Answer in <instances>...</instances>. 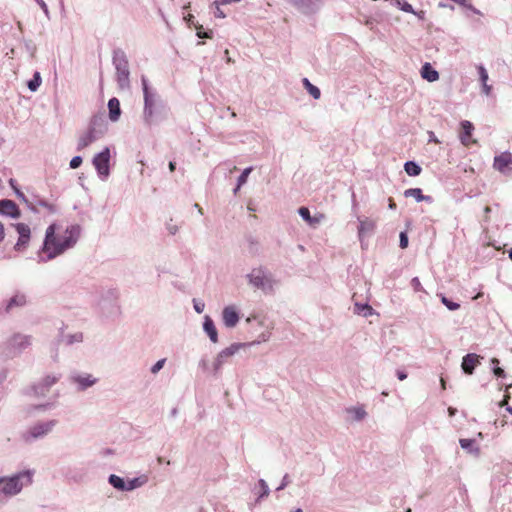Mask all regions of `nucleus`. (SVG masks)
I'll return each instance as SVG.
<instances>
[{
	"label": "nucleus",
	"instance_id": "4468645a",
	"mask_svg": "<svg viewBox=\"0 0 512 512\" xmlns=\"http://www.w3.org/2000/svg\"><path fill=\"white\" fill-rule=\"evenodd\" d=\"M70 381L77 385L78 391H85L98 382L92 374L89 373H72L69 377Z\"/></svg>",
	"mask_w": 512,
	"mask_h": 512
},
{
	"label": "nucleus",
	"instance_id": "ddd939ff",
	"mask_svg": "<svg viewBox=\"0 0 512 512\" xmlns=\"http://www.w3.org/2000/svg\"><path fill=\"white\" fill-rule=\"evenodd\" d=\"M493 167L506 176H512V153L505 151L495 156Z\"/></svg>",
	"mask_w": 512,
	"mask_h": 512
},
{
	"label": "nucleus",
	"instance_id": "3c124183",
	"mask_svg": "<svg viewBox=\"0 0 512 512\" xmlns=\"http://www.w3.org/2000/svg\"><path fill=\"white\" fill-rule=\"evenodd\" d=\"M454 2H457L465 7H467L468 9H470L473 13L475 14H480V11L475 8L474 6H472L471 4H467V0H453Z\"/></svg>",
	"mask_w": 512,
	"mask_h": 512
},
{
	"label": "nucleus",
	"instance_id": "0e129e2a",
	"mask_svg": "<svg viewBox=\"0 0 512 512\" xmlns=\"http://www.w3.org/2000/svg\"><path fill=\"white\" fill-rule=\"evenodd\" d=\"M404 1H401V0H391V3L393 5H395L396 7H398L400 10L402 8V4H403Z\"/></svg>",
	"mask_w": 512,
	"mask_h": 512
},
{
	"label": "nucleus",
	"instance_id": "473e14b6",
	"mask_svg": "<svg viewBox=\"0 0 512 512\" xmlns=\"http://www.w3.org/2000/svg\"><path fill=\"white\" fill-rule=\"evenodd\" d=\"M42 83L41 75L38 71L34 72L32 79L27 83L28 89L31 92H36Z\"/></svg>",
	"mask_w": 512,
	"mask_h": 512
},
{
	"label": "nucleus",
	"instance_id": "6e6d98bb",
	"mask_svg": "<svg viewBox=\"0 0 512 512\" xmlns=\"http://www.w3.org/2000/svg\"><path fill=\"white\" fill-rule=\"evenodd\" d=\"M511 387H512V384H510V385H508V386L506 387V394H505V396H504L503 400L500 402V406H501V407H504V406H506V407H507V406H508V401H509V399H510V395H509V393L507 392V390H508L509 388H511Z\"/></svg>",
	"mask_w": 512,
	"mask_h": 512
},
{
	"label": "nucleus",
	"instance_id": "de8ad7c7",
	"mask_svg": "<svg viewBox=\"0 0 512 512\" xmlns=\"http://www.w3.org/2000/svg\"><path fill=\"white\" fill-rule=\"evenodd\" d=\"M216 8H215V11H214V16L217 17V18H225L226 17V14L223 12V10L219 7L220 4V1H215L213 3Z\"/></svg>",
	"mask_w": 512,
	"mask_h": 512
},
{
	"label": "nucleus",
	"instance_id": "f03ea898",
	"mask_svg": "<svg viewBox=\"0 0 512 512\" xmlns=\"http://www.w3.org/2000/svg\"><path fill=\"white\" fill-rule=\"evenodd\" d=\"M141 86L143 91V122L147 126H152L160 121L163 117L165 103L161 99L157 90L152 87L145 75L141 76Z\"/></svg>",
	"mask_w": 512,
	"mask_h": 512
},
{
	"label": "nucleus",
	"instance_id": "a19ab883",
	"mask_svg": "<svg viewBox=\"0 0 512 512\" xmlns=\"http://www.w3.org/2000/svg\"><path fill=\"white\" fill-rule=\"evenodd\" d=\"M198 368L201 369L203 373L211 374L212 366H210L209 360L206 357H203L199 360Z\"/></svg>",
	"mask_w": 512,
	"mask_h": 512
},
{
	"label": "nucleus",
	"instance_id": "09e8293b",
	"mask_svg": "<svg viewBox=\"0 0 512 512\" xmlns=\"http://www.w3.org/2000/svg\"><path fill=\"white\" fill-rule=\"evenodd\" d=\"M411 286L414 289V291H416V292L423 290L422 284H421V282H420L418 277L412 278Z\"/></svg>",
	"mask_w": 512,
	"mask_h": 512
},
{
	"label": "nucleus",
	"instance_id": "2f4dec72",
	"mask_svg": "<svg viewBox=\"0 0 512 512\" xmlns=\"http://www.w3.org/2000/svg\"><path fill=\"white\" fill-rule=\"evenodd\" d=\"M303 82V85L305 87V89L308 91V93L314 98V99H319L320 96H321V92H320V89L318 87H316L315 85H313L307 78H304L302 80Z\"/></svg>",
	"mask_w": 512,
	"mask_h": 512
},
{
	"label": "nucleus",
	"instance_id": "bb28decb",
	"mask_svg": "<svg viewBox=\"0 0 512 512\" xmlns=\"http://www.w3.org/2000/svg\"><path fill=\"white\" fill-rule=\"evenodd\" d=\"M353 311L355 314L363 316L365 318L371 316L374 312L373 308L367 303H355Z\"/></svg>",
	"mask_w": 512,
	"mask_h": 512
},
{
	"label": "nucleus",
	"instance_id": "c9c22d12",
	"mask_svg": "<svg viewBox=\"0 0 512 512\" xmlns=\"http://www.w3.org/2000/svg\"><path fill=\"white\" fill-rule=\"evenodd\" d=\"M65 477L68 481L79 483L83 479V475L79 472H77L75 469L69 468L67 472L65 473Z\"/></svg>",
	"mask_w": 512,
	"mask_h": 512
},
{
	"label": "nucleus",
	"instance_id": "9b49d317",
	"mask_svg": "<svg viewBox=\"0 0 512 512\" xmlns=\"http://www.w3.org/2000/svg\"><path fill=\"white\" fill-rule=\"evenodd\" d=\"M61 378L62 373L60 372H52L45 375L33 385L35 395L39 397L46 396L51 387L54 386Z\"/></svg>",
	"mask_w": 512,
	"mask_h": 512
},
{
	"label": "nucleus",
	"instance_id": "13d9d810",
	"mask_svg": "<svg viewBox=\"0 0 512 512\" xmlns=\"http://www.w3.org/2000/svg\"><path fill=\"white\" fill-rule=\"evenodd\" d=\"M35 1L40 6V8L43 10L45 15L48 17L49 16V10H48L47 4L43 0H35Z\"/></svg>",
	"mask_w": 512,
	"mask_h": 512
},
{
	"label": "nucleus",
	"instance_id": "9d476101",
	"mask_svg": "<svg viewBox=\"0 0 512 512\" xmlns=\"http://www.w3.org/2000/svg\"><path fill=\"white\" fill-rule=\"evenodd\" d=\"M110 149L105 147L101 152L97 153L92 160L99 178L103 181L107 180L110 175Z\"/></svg>",
	"mask_w": 512,
	"mask_h": 512
},
{
	"label": "nucleus",
	"instance_id": "aec40b11",
	"mask_svg": "<svg viewBox=\"0 0 512 512\" xmlns=\"http://www.w3.org/2000/svg\"><path fill=\"white\" fill-rule=\"evenodd\" d=\"M477 71L479 75V81L481 83L482 93L486 96H490L492 92V86L488 84L489 75L486 68L479 64L477 65Z\"/></svg>",
	"mask_w": 512,
	"mask_h": 512
},
{
	"label": "nucleus",
	"instance_id": "4d7b16f0",
	"mask_svg": "<svg viewBox=\"0 0 512 512\" xmlns=\"http://www.w3.org/2000/svg\"><path fill=\"white\" fill-rule=\"evenodd\" d=\"M401 10L407 13H415V10L413 9L412 5L406 1L403 2Z\"/></svg>",
	"mask_w": 512,
	"mask_h": 512
},
{
	"label": "nucleus",
	"instance_id": "4c0bfd02",
	"mask_svg": "<svg viewBox=\"0 0 512 512\" xmlns=\"http://www.w3.org/2000/svg\"><path fill=\"white\" fill-rule=\"evenodd\" d=\"M258 485L260 487V492L257 498V502L260 501L262 498L267 497L270 493L269 487L265 480L260 479L258 481Z\"/></svg>",
	"mask_w": 512,
	"mask_h": 512
},
{
	"label": "nucleus",
	"instance_id": "8fccbe9b",
	"mask_svg": "<svg viewBox=\"0 0 512 512\" xmlns=\"http://www.w3.org/2000/svg\"><path fill=\"white\" fill-rule=\"evenodd\" d=\"M193 307H194L195 311L200 314V313H202L204 311L205 304L202 301L194 299L193 300Z\"/></svg>",
	"mask_w": 512,
	"mask_h": 512
},
{
	"label": "nucleus",
	"instance_id": "37998d69",
	"mask_svg": "<svg viewBox=\"0 0 512 512\" xmlns=\"http://www.w3.org/2000/svg\"><path fill=\"white\" fill-rule=\"evenodd\" d=\"M15 193L19 199L26 203V205L31 211H36L35 205L26 198L23 192H21L18 188H15Z\"/></svg>",
	"mask_w": 512,
	"mask_h": 512
},
{
	"label": "nucleus",
	"instance_id": "7ed1b4c3",
	"mask_svg": "<svg viewBox=\"0 0 512 512\" xmlns=\"http://www.w3.org/2000/svg\"><path fill=\"white\" fill-rule=\"evenodd\" d=\"M33 475V470H24L10 477H0V493L6 498L17 495L32 483Z\"/></svg>",
	"mask_w": 512,
	"mask_h": 512
},
{
	"label": "nucleus",
	"instance_id": "423d86ee",
	"mask_svg": "<svg viewBox=\"0 0 512 512\" xmlns=\"http://www.w3.org/2000/svg\"><path fill=\"white\" fill-rule=\"evenodd\" d=\"M107 130L106 123L102 118L93 117L87 130L83 132L77 142V151L87 148L89 145L103 137Z\"/></svg>",
	"mask_w": 512,
	"mask_h": 512
},
{
	"label": "nucleus",
	"instance_id": "052dcab7",
	"mask_svg": "<svg viewBox=\"0 0 512 512\" xmlns=\"http://www.w3.org/2000/svg\"><path fill=\"white\" fill-rule=\"evenodd\" d=\"M396 374H397V378L400 381H403L407 378V373L405 371L398 370Z\"/></svg>",
	"mask_w": 512,
	"mask_h": 512
},
{
	"label": "nucleus",
	"instance_id": "2eb2a0df",
	"mask_svg": "<svg viewBox=\"0 0 512 512\" xmlns=\"http://www.w3.org/2000/svg\"><path fill=\"white\" fill-rule=\"evenodd\" d=\"M239 313L234 306H226L222 311L223 324L227 328H234L239 322Z\"/></svg>",
	"mask_w": 512,
	"mask_h": 512
},
{
	"label": "nucleus",
	"instance_id": "a211bd4d",
	"mask_svg": "<svg viewBox=\"0 0 512 512\" xmlns=\"http://www.w3.org/2000/svg\"><path fill=\"white\" fill-rule=\"evenodd\" d=\"M298 213L300 217L311 227H316L324 219V215L321 213L311 216L310 211L307 207H300L298 209Z\"/></svg>",
	"mask_w": 512,
	"mask_h": 512
},
{
	"label": "nucleus",
	"instance_id": "774afa93",
	"mask_svg": "<svg viewBox=\"0 0 512 512\" xmlns=\"http://www.w3.org/2000/svg\"><path fill=\"white\" fill-rule=\"evenodd\" d=\"M490 362L493 367L498 366L499 364V360L497 358H492Z\"/></svg>",
	"mask_w": 512,
	"mask_h": 512
},
{
	"label": "nucleus",
	"instance_id": "412c9836",
	"mask_svg": "<svg viewBox=\"0 0 512 512\" xmlns=\"http://www.w3.org/2000/svg\"><path fill=\"white\" fill-rule=\"evenodd\" d=\"M27 304V296L22 292H16L6 304V311L9 312L14 308L23 307Z\"/></svg>",
	"mask_w": 512,
	"mask_h": 512
},
{
	"label": "nucleus",
	"instance_id": "69168bd1",
	"mask_svg": "<svg viewBox=\"0 0 512 512\" xmlns=\"http://www.w3.org/2000/svg\"><path fill=\"white\" fill-rule=\"evenodd\" d=\"M388 207H389L390 209H395V208H396V204H395V202L393 201V199H391V198H389V205H388Z\"/></svg>",
	"mask_w": 512,
	"mask_h": 512
},
{
	"label": "nucleus",
	"instance_id": "a878e982",
	"mask_svg": "<svg viewBox=\"0 0 512 512\" xmlns=\"http://www.w3.org/2000/svg\"><path fill=\"white\" fill-rule=\"evenodd\" d=\"M148 482V477L146 475H141L139 477H135L133 479H129L126 481L125 492L133 491L144 486Z\"/></svg>",
	"mask_w": 512,
	"mask_h": 512
},
{
	"label": "nucleus",
	"instance_id": "bf43d9fd",
	"mask_svg": "<svg viewBox=\"0 0 512 512\" xmlns=\"http://www.w3.org/2000/svg\"><path fill=\"white\" fill-rule=\"evenodd\" d=\"M290 483L289 476L286 474L284 475L281 484L277 488L278 491L283 490L288 484Z\"/></svg>",
	"mask_w": 512,
	"mask_h": 512
},
{
	"label": "nucleus",
	"instance_id": "f257e3e1",
	"mask_svg": "<svg viewBox=\"0 0 512 512\" xmlns=\"http://www.w3.org/2000/svg\"><path fill=\"white\" fill-rule=\"evenodd\" d=\"M81 234L78 224L68 226L62 234H56V225L51 224L46 229L45 239L39 261L47 262L71 249L77 243Z\"/></svg>",
	"mask_w": 512,
	"mask_h": 512
},
{
	"label": "nucleus",
	"instance_id": "cd10ccee",
	"mask_svg": "<svg viewBox=\"0 0 512 512\" xmlns=\"http://www.w3.org/2000/svg\"><path fill=\"white\" fill-rule=\"evenodd\" d=\"M108 483L118 491H125L126 481L118 475L111 474L108 477Z\"/></svg>",
	"mask_w": 512,
	"mask_h": 512
},
{
	"label": "nucleus",
	"instance_id": "4be33fe9",
	"mask_svg": "<svg viewBox=\"0 0 512 512\" xmlns=\"http://www.w3.org/2000/svg\"><path fill=\"white\" fill-rule=\"evenodd\" d=\"M203 330L208 335V337L211 340V342H213V343H217L218 342L217 329L215 327L214 321L208 315H206L204 317Z\"/></svg>",
	"mask_w": 512,
	"mask_h": 512
},
{
	"label": "nucleus",
	"instance_id": "f8f14e48",
	"mask_svg": "<svg viewBox=\"0 0 512 512\" xmlns=\"http://www.w3.org/2000/svg\"><path fill=\"white\" fill-rule=\"evenodd\" d=\"M11 227L15 230V232L18 235V240L14 246V249L16 251L24 250L30 241V236H31L30 227L24 223L12 224Z\"/></svg>",
	"mask_w": 512,
	"mask_h": 512
},
{
	"label": "nucleus",
	"instance_id": "49530a36",
	"mask_svg": "<svg viewBox=\"0 0 512 512\" xmlns=\"http://www.w3.org/2000/svg\"><path fill=\"white\" fill-rule=\"evenodd\" d=\"M83 162V159L81 156H74L71 161H70V168L71 169H76L78 168Z\"/></svg>",
	"mask_w": 512,
	"mask_h": 512
},
{
	"label": "nucleus",
	"instance_id": "e433bc0d",
	"mask_svg": "<svg viewBox=\"0 0 512 512\" xmlns=\"http://www.w3.org/2000/svg\"><path fill=\"white\" fill-rule=\"evenodd\" d=\"M271 337V332L270 331H264L262 332L261 334H259L258 338L252 342H249V343H245V347H251V346H255V345H258L260 343H263V342H267Z\"/></svg>",
	"mask_w": 512,
	"mask_h": 512
},
{
	"label": "nucleus",
	"instance_id": "c03bdc74",
	"mask_svg": "<svg viewBox=\"0 0 512 512\" xmlns=\"http://www.w3.org/2000/svg\"><path fill=\"white\" fill-rule=\"evenodd\" d=\"M166 358L158 360L150 369L151 373L156 375L165 365Z\"/></svg>",
	"mask_w": 512,
	"mask_h": 512
},
{
	"label": "nucleus",
	"instance_id": "864d4df0",
	"mask_svg": "<svg viewBox=\"0 0 512 512\" xmlns=\"http://www.w3.org/2000/svg\"><path fill=\"white\" fill-rule=\"evenodd\" d=\"M492 370H493V373H494V375L496 377H498V378H505L506 377V373H505V371L502 368H500L498 366H495V367H493Z\"/></svg>",
	"mask_w": 512,
	"mask_h": 512
},
{
	"label": "nucleus",
	"instance_id": "c85d7f7f",
	"mask_svg": "<svg viewBox=\"0 0 512 512\" xmlns=\"http://www.w3.org/2000/svg\"><path fill=\"white\" fill-rule=\"evenodd\" d=\"M405 197H413L417 202L430 200V196H425L420 188H410L405 190Z\"/></svg>",
	"mask_w": 512,
	"mask_h": 512
},
{
	"label": "nucleus",
	"instance_id": "72a5a7b5",
	"mask_svg": "<svg viewBox=\"0 0 512 512\" xmlns=\"http://www.w3.org/2000/svg\"><path fill=\"white\" fill-rule=\"evenodd\" d=\"M82 341H83V333L82 332H76V333L67 334L64 336V342L67 345L81 343Z\"/></svg>",
	"mask_w": 512,
	"mask_h": 512
},
{
	"label": "nucleus",
	"instance_id": "b1692460",
	"mask_svg": "<svg viewBox=\"0 0 512 512\" xmlns=\"http://www.w3.org/2000/svg\"><path fill=\"white\" fill-rule=\"evenodd\" d=\"M109 119L112 122L119 120L121 115L120 102L117 98L113 97L108 101Z\"/></svg>",
	"mask_w": 512,
	"mask_h": 512
},
{
	"label": "nucleus",
	"instance_id": "79ce46f5",
	"mask_svg": "<svg viewBox=\"0 0 512 512\" xmlns=\"http://www.w3.org/2000/svg\"><path fill=\"white\" fill-rule=\"evenodd\" d=\"M165 227L169 235H175L180 229L179 225L174 223L172 219L166 222Z\"/></svg>",
	"mask_w": 512,
	"mask_h": 512
},
{
	"label": "nucleus",
	"instance_id": "0eeeda50",
	"mask_svg": "<svg viewBox=\"0 0 512 512\" xmlns=\"http://www.w3.org/2000/svg\"><path fill=\"white\" fill-rule=\"evenodd\" d=\"M248 283L264 293H271L274 290L276 281L272 274L263 267L253 268L247 275Z\"/></svg>",
	"mask_w": 512,
	"mask_h": 512
},
{
	"label": "nucleus",
	"instance_id": "680f3d73",
	"mask_svg": "<svg viewBox=\"0 0 512 512\" xmlns=\"http://www.w3.org/2000/svg\"><path fill=\"white\" fill-rule=\"evenodd\" d=\"M415 16L418 17V19L420 20H424L425 19V12L423 10L421 11H415V13H413Z\"/></svg>",
	"mask_w": 512,
	"mask_h": 512
},
{
	"label": "nucleus",
	"instance_id": "58836bf2",
	"mask_svg": "<svg viewBox=\"0 0 512 512\" xmlns=\"http://www.w3.org/2000/svg\"><path fill=\"white\" fill-rule=\"evenodd\" d=\"M252 170H253V167H247L242 171V173L240 174V176L237 179L238 188H241V186H243L247 182V179H248L250 173L252 172Z\"/></svg>",
	"mask_w": 512,
	"mask_h": 512
},
{
	"label": "nucleus",
	"instance_id": "6e6552de",
	"mask_svg": "<svg viewBox=\"0 0 512 512\" xmlns=\"http://www.w3.org/2000/svg\"><path fill=\"white\" fill-rule=\"evenodd\" d=\"M31 345V336L23 334H14L8 338L1 348L6 357L13 358L21 354Z\"/></svg>",
	"mask_w": 512,
	"mask_h": 512
},
{
	"label": "nucleus",
	"instance_id": "c756f323",
	"mask_svg": "<svg viewBox=\"0 0 512 512\" xmlns=\"http://www.w3.org/2000/svg\"><path fill=\"white\" fill-rule=\"evenodd\" d=\"M459 443L461 448L467 452L475 455L479 454V448L474 445L475 441L473 439H460Z\"/></svg>",
	"mask_w": 512,
	"mask_h": 512
},
{
	"label": "nucleus",
	"instance_id": "1a4fd4ad",
	"mask_svg": "<svg viewBox=\"0 0 512 512\" xmlns=\"http://www.w3.org/2000/svg\"><path fill=\"white\" fill-rule=\"evenodd\" d=\"M245 345L246 344L233 343L229 347L221 350L213 361L211 374L214 377H218L221 373L223 365L227 362L228 358L235 355L241 348H244Z\"/></svg>",
	"mask_w": 512,
	"mask_h": 512
},
{
	"label": "nucleus",
	"instance_id": "5701e85b",
	"mask_svg": "<svg viewBox=\"0 0 512 512\" xmlns=\"http://www.w3.org/2000/svg\"><path fill=\"white\" fill-rule=\"evenodd\" d=\"M462 133L460 135V141L464 146H470L473 142L471 140L472 131L474 129L473 124L470 121L464 120L461 122Z\"/></svg>",
	"mask_w": 512,
	"mask_h": 512
},
{
	"label": "nucleus",
	"instance_id": "393cba45",
	"mask_svg": "<svg viewBox=\"0 0 512 512\" xmlns=\"http://www.w3.org/2000/svg\"><path fill=\"white\" fill-rule=\"evenodd\" d=\"M421 76L428 82H434L439 79V73L432 67V65L426 62L421 67Z\"/></svg>",
	"mask_w": 512,
	"mask_h": 512
},
{
	"label": "nucleus",
	"instance_id": "a18cd8bd",
	"mask_svg": "<svg viewBox=\"0 0 512 512\" xmlns=\"http://www.w3.org/2000/svg\"><path fill=\"white\" fill-rule=\"evenodd\" d=\"M32 203L35 205L36 210H37V205H39V206H42V207L48 209L49 211H53V206L43 199L36 198L35 201Z\"/></svg>",
	"mask_w": 512,
	"mask_h": 512
},
{
	"label": "nucleus",
	"instance_id": "dca6fc26",
	"mask_svg": "<svg viewBox=\"0 0 512 512\" xmlns=\"http://www.w3.org/2000/svg\"><path fill=\"white\" fill-rule=\"evenodd\" d=\"M482 357L480 355H477L475 353H468L466 354L461 363V368L463 372L467 375L473 374L476 366L480 363V359Z\"/></svg>",
	"mask_w": 512,
	"mask_h": 512
},
{
	"label": "nucleus",
	"instance_id": "7c9ffc66",
	"mask_svg": "<svg viewBox=\"0 0 512 512\" xmlns=\"http://www.w3.org/2000/svg\"><path fill=\"white\" fill-rule=\"evenodd\" d=\"M405 172L409 176H418L421 173V167L414 161H407L404 164Z\"/></svg>",
	"mask_w": 512,
	"mask_h": 512
},
{
	"label": "nucleus",
	"instance_id": "338daca9",
	"mask_svg": "<svg viewBox=\"0 0 512 512\" xmlns=\"http://www.w3.org/2000/svg\"><path fill=\"white\" fill-rule=\"evenodd\" d=\"M175 169H176V163L171 161V162L169 163V170H170L171 172H173V171H175Z\"/></svg>",
	"mask_w": 512,
	"mask_h": 512
},
{
	"label": "nucleus",
	"instance_id": "603ef678",
	"mask_svg": "<svg viewBox=\"0 0 512 512\" xmlns=\"http://www.w3.org/2000/svg\"><path fill=\"white\" fill-rule=\"evenodd\" d=\"M399 238H400V244H399L400 247L402 249L406 248L408 246V236H407L406 232H401Z\"/></svg>",
	"mask_w": 512,
	"mask_h": 512
},
{
	"label": "nucleus",
	"instance_id": "f704fd0d",
	"mask_svg": "<svg viewBox=\"0 0 512 512\" xmlns=\"http://www.w3.org/2000/svg\"><path fill=\"white\" fill-rule=\"evenodd\" d=\"M347 412L353 416L356 421H361L366 416V411L362 407H351Z\"/></svg>",
	"mask_w": 512,
	"mask_h": 512
},
{
	"label": "nucleus",
	"instance_id": "6ab92c4d",
	"mask_svg": "<svg viewBox=\"0 0 512 512\" xmlns=\"http://www.w3.org/2000/svg\"><path fill=\"white\" fill-rule=\"evenodd\" d=\"M359 220V226H358V235L360 240H362L364 237L370 235L374 229H375V221L370 218H364Z\"/></svg>",
	"mask_w": 512,
	"mask_h": 512
},
{
	"label": "nucleus",
	"instance_id": "f3484780",
	"mask_svg": "<svg viewBox=\"0 0 512 512\" xmlns=\"http://www.w3.org/2000/svg\"><path fill=\"white\" fill-rule=\"evenodd\" d=\"M0 214L18 218L20 216V210L12 200H0Z\"/></svg>",
	"mask_w": 512,
	"mask_h": 512
},
{
	"label": "nucleus",
	"instance_id": "20e7f679",
	"mask_svg": "<svg viewBox=\"0 0 512 512\" xmlns=\"http://www.w3.org/2000/svg\"><path fill=\"white\" fill-rule=\"evenodd\" d=\"M57 424L56 419L37 421L20 433V440L27 445L33 444L51 434Z\"/></svg>",
	"mask_w": 512,
	"mask_h": 512
},
{
	"label": "nucleus",
	"instance_id": "e2e57ef3",
	"mask_svg": "<svg viewBox=\"0 0 512 512\" xmlns=\"http://www.w3.org/2000/svg\"><path fill=\"white\" fill-rule=\"evenodd\" d=\"M241 0H221L220 1V4L221 5H228V4H232V3H238L240 2Z\"/></svg>",
	"mask_w": 512,
	"mask_h": 512
},
{
	"label": "nucleus",
	"instance_id": "ea45409f",
	"mask_svg": "<svg viewBox=\"0 0 512 512\" xmlns=\"http://www.w3.org/2000/svg\"><path fill=\"white\" fill-rule=\"evenodd\" d=\"M441 302L450 311H455V310H458L460 308V304L459 303L453 302L452 300L448 299L444 295H441Z\"/></svg>",
	"mask_w": 512,
	"mask_h": 512
},
{
	"label": "nucleus",
	"instance_id": "5fc2aeb1",
	"mask_svg": "<svg viewBox=\"0 0 512 512\" xmlns=\"http://www.w3.org/2000/svg\"><path fill=\"white\" fill-rule=\"evenodd\" d=\"M202 27L197 28V36L199 38H211L212 37V31H202Z\"/></svg>",
	"mask_w": 512,
	"mask_h": 512
},
{
	"label": "nucleus",
	"instance_id": "39448f33",
	"mask_svg": "<svg viewBox=\"0 0 512 512\" xmlns=\"http://www.w3.org/2000/svg\"><path fill=\"white\" fill-rule=\"evenodd\" d=\"M112 64L116 70L117 85L121 90L130 89V70L128 57L124 50L116 48L113 50Z\"/></svg>",
	"mask_w": 512,
	"mask_h": 512
}]
</instances>
